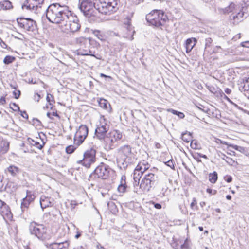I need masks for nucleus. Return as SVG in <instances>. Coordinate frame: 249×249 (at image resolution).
<instances>
[{"label":"nucleus","mask_w":249,"mask_h":249,"mask_svg":"<svg viewBox=\"0 0 249 249\" xmlns=\"http://www.w3.org/2000/svg\"><path fill=\"white\" fill-rule=\"evenodd\" d=\"M168 111L172 113L174 115H177L179 118L181 119L183 118L185 116L184 114L182 112H179L173 109H168Z\"/></svg>","instance_id":"obj_35"},{"label":"nucleus","mask_w":249,"mask_h":249,"mask_svg":"<svg viewBox=\"0 0 249 249\" xmlns=\"http://www.w3.org/2000/svg\"><path fill=\"white\" fill-rule=\"evenodd\" d=\"M116 161L118 166L121 169H126L128 165L127 159L132 153V147L129 145L120 146L117 150Z\"/></svg>","instance_id":"obj_7"},{"label":"nucleus","mask_w":249,"mask_h":249,"mask_svg":"<svg viewBox=\"0 0 249 249\" xmlns=\"http://www.w3.org/2000/svg\"><path fill=\"white\" fill-rule=\"evenodd\" d=\"M152 203L154 204V206L156 209H160L161 208V205L160 203H155L152 202Z\"/></svg>","instance_id":"obj_54"},{"label":"nucleus","mask_w":249,"mask_h":249,"mask_svg":"<svg viewBox=\"0 0 249 249\" xmlns=\"http://www.w3.org/2000/svg\"><path fill=\"white\" fill-rule=\"evenodd\" d=\"M233 149L240 152L242 153L245 154L247 152V149L246 148L238 146L237 145H231Z\"/></svg>","instance_id":"obj_34"},{"label":"nucleus","mask_w":249,"mask_h":249,"mask_svg":"<svg viewBox=\"0 0 249 249\" xmlns=\"http://www.w3.org/2000/svg\"><path fill=\"white\" fill-rule=\"evenodd\" d=\"M100 106L104 108H107V101L105 99H101L99 102Z\"/></svg>","instance_id":"obj_41"},{"label":"nucleus","mask_w":249,"mask_h":249,"mask_svg":"<svg viewBox=\"0 0 249 249\" xmlns=\"http://www.w3.org/2000/svg\"><path fill=\"white\" fill-rule=\"evenodd\" d=\"M178 243L176 241L174 244L172 245V247L174 249H178Z\"/></svg>","instance_id":"obj_60"},{"label":"nucleus","mask_w":249,"mask_h":249,"mask_svg":"<svg viewBox=\"0 0 249 249\" xmlns=\"http://www.w3.org/2000/svg\"><path fill=\"white\" fill-rule=\"evenodd\" d=\"M10 107L15 111H21L18 105L16 104L15 103L11 104L10 105Z\"/></svg>","instance_id":"obj_39"},{"label":"nucleus","mask_w":249,"mask_h":249,"mask_svg":"<svg viewBox=\"0 0 249 249\" xmlns=\"http://www.w3.org/2000/svg\"><path fill=\"white\" fill-rule=\"evenodd\" d=\"M69 243L68 241L57 243L53 242L51 244H46V246L48 249H68Z\"/></svg>","instance_id":"obj_18"},{"label":"nucleus","mask_w":249,"mask_h":249,"mask_svg":"<svg viewBox=\"0 0 249 249\" xmlns=\"http://www.w3.org/2000/svg\"><path fill=\"white\" fill-rule=\"evenodd\" d=\"M218 176L217 173L216 172L214 171L212 173H210L209 174V180L212 183H214L216 182L217 180Z\"/></svg>","instance_id":"obj_31"},{"label":"nucleus","mask_w":249,"mask_h":249,"mask_svg":"<svg viewBox=\"0 0 249 249\" xmlns=\"http://www.w3.org/2000/svg\"><path fill=\"white\" fill-rule=\"evenodd\" d=\"M122 137V133L118 130H113L107 133L103 140L104 148L106 151H110L118 146Z\"/></svg>","instance_id":"obj_5"},{"label":"nucleus","mask_w":249,"mask_h":249,"mask_svg":"<svg viewBox=\"0 0 249 249\" xmlns=\"http://www.w3.org/2000/svg\"><path fill=\"white\" fill-rule=\"evenodd\" d=\"M29 230L31 234L35 235L40 240H44L48 238L47 228L42 224L32 222L30 224Z\"/></svg>","instance_id":"obj_9"},{"label":"nucleus","mask_w":249,"mask_h":249,"mask_svg":"<svg viewBox=\"0 0 249 249\" xmlns=\"http://www.w3.org/2000/svg\"><path fill=\"white\" fill-rule=\"evenodd\" d=\"M88 134V128L86 125H81L76 131L74 136V142L79 145L81 144Z\"/></svg>","instance_id":"obj_16"},{"label":"nucleus","mask_w":249,"mask_h":249,"mask_svg":"<svg viewBox=\"0 0 249 249\" xmlns=\"http://www.w3.org/2000/svg\"><path fill=\"white\" fill-rule=\"evenodd\" d=\"M9 149V142L6 140H1L0 141V154H4L6 153Z\"/></svg>","instance_id":"obj_24"},{"label":"nucleus","mask_w":249,"mask_h":249,"mask_svg":"<svg viewBox=\"0 0 249 249\" xmlns=\"http://www.w3.org/2000/svg\"><path fill=\"white\" fill-rule=\"evenodd\" d=\"M223 90L225 93L228 95L230 94L231 92V90L228 88H224Z\"/></svg>","instance_id":"obj_57"},{"label":"nucleus","mask_w":249,"mask_h":249,"mask_svg":"<svg viewBox=\"0 0 249 249\" xmlns=\"http://www.w3.org/2000/svg\"><path fill=\"white\" fill-rule=\"evenodd\" d=\"M33 124L36 126H40L41 124V122L37 118H33Z\"/></svg>","instance_id":"obj_46"},{"label":"nucleus","mask_w":249,"mask_h":249,"mask_svg":"<svg viewBox=\"0 0 249 249\" xmlns=\"http://www.w3.org/2000/svg\"><path fill=\"white\" fill-rule=\"evenodd\" d=\"M224 13H232L230 17L231 20L234 21V24L237 23L241 20L244 15V12L241 10L240 6L236 5L231 2L225 10L222 9Z\"/></svg>","instance_id":"obj_10"},{"label":"nucleus","mask_w":249,"mask_h":249,"mask_svg":"<svg viewBox=\"0 0 249 249\" xmlns=\"http://www.w3.org/2000/svg\"><path fill=\"white\" fill-rule=\"evenodd\" d=\"M192 156L193 158L196 160L197 162H201V160L200 159L201 157L203 158L204 159H207V157L206 155L198 153V152H195L192 154Z\"/></svg>","instance_id":"obj_30"},{"label":"nucleus","mask_w":249,"mask_h":249,"mask_svg":"<svg viewBox=\"0 0 249 249\" xmlns=\"http://www.w3.org/2000/svg\"><path fill=\"white\" fill-rule=\"evenodd\" d=\"M33 145L36 146L39 149H41L43 146V144H41L39 142L35 141L34 144H33Z\"/></svg>","instance_id":"obj_48"},{"label":"nucleus","mask_w":249,"mask_h":249,"mask_svg":"<svg viewBox=\"0 0 249 249\" xmlns=\"http://www.w3.org/2000/svg\"><path fill=\"white\" fill-rule=\"evenodd\" d=\"M196 204H197L196 200L195 198H194L193 199L192 202H191V203L190 204L191 208L192 209H195L194 207H195V206L196 205Z\"/></svg>","instance_id":"obj_51"},{"label":"nucleus","mask_w":249,"mask_h":249,"mask_svg":"<svg viewBox=\"0 0 249 249\" xmlns=\"http://www.w3.org/2000/svg\"><path fill=\"white\" fill-rule=\"evenodd\" d=\"M108 130L107 128L100 127L97 125L95 131L96 137L100 140H104L107 135Z\"/></svg>","instance_id":"obj_20"},{"label":"nucleus","mask_w":249,"mask_h":249,"mask_svg":"<svg viewBox=\"0 0 249 249\" xmlns=\"http://www.w3.org/2000/svg\"><path fill=\"white\" fill-rule=\"evenodd\" d=\"M15 59L13 56L7 55L3 60V63L5 64H9L12 63Z\"/></svg>","instance_id":"obj_36"},{"label":"nucleus","mask_w":249,"mask_h":249,"mask_svg":"<svg viewBox=\"0 0 249 249\" xmlns=\"http://www.w3.org/2000/svg\"><path fill=\"white\" fill-rule=\"evenodd\" d=\"M133 12H131L130 13V14L129 15H128L126 16V19L127 20V23H126L127 26V28H131V25H130V21L131 20V18L133 17Z\"/></svg>","instance_id":"obj_43"},{"label":"nucleus","mask_w":249,"mask_h":249,"mask_svg":"<svg viewBox=\"0 0 249 249\" xmlns=\"http://www.w3.org/2000/svg\"><path fill=\"white\" fill-rule=\"evenodd\" d=\"M5 171L10 174L11 176L15 177L19 173L20 170L16 166L10 165L5 170Z\"/></svg>","instance_id":"obj_26"},{"label":"nucleus","mask_w":249,"mask_h":249,"mask_svg":"<svg viewBox=\"0 0 249 249\" xmlns=\"http://www.w3.org/2000/svg\"><path fill=\"white\" fill-rule=\"evenodd\" d=\"M206 46H209L212 42V39L210 38L206 39Z\"/></svg>","instance_id":"obj_61"},{"label":"nucleus","mask_w":249,"mask_h":249,"mask_svg":"<svg viewBox=\"0 0 249 249\" xmlns=\"http://www.w3.org/2000/svg\"><path fill=\"white\" fill-rule=\"evenodd\" d=\"M20 115L22 117H23L24 118H25V119L28 118V115L25 111H21H21H20Z\"/></svg>","instance_id":"obj_52"},{"label":"nucleus","mask_w":249,"mask_h":249,"mask_svg":"<svg viewBox=\"0 0 249 249\" xmlns=\"http://www.w3.org/2000/svg\"><path fill=\"white\" fill-rule=\"evenodd\" d=\"M219 157L221 158L222 159L225 160V161L230 165L234 166L235 164V162L231 158H230L223 153H219Z\"/></svg>","instance_id":"obj_27"},{"label":"nucleus","mask_w":249,"mask_h":249,"mask_svg":"<svg viewBox=\"0 0 249 249\" xmlns=\"http://www.w3.org/2000/svg\"><path fill=\"white\" fill-rule=\"evenodd\" d=\"M241 46L244 47L249 48V41H247L241 43Z\"/></svg>","instance_id":"obj_55"},{"label":"nucleus","mask_w":249,"mask_h":249,"mask_svg":"<svg viewBox=\"0 0 249 249\" xmlns=\"http://www.w3.org/2000/svg\"><path fill=\"white\" fill-rule=\"evenodd\" d=\"M197 40L195 38H190L187 39L185 42V48L186 52L187 53H189L191 51L192 49L195 46Z\"/></svg>","instance_id":"obj_22"},{"label":"nucleus","mask_w":249,"mask_h":249,"mask_svg":"<svg viewBox=\"0 0 249 249\" xmlns=\"http://www.w3.org/2000/svg\"><path fill=\"white\" fill-rule=\"evenodd\" d=\"M27 141L29 142V143H30L31 145H33V144H34V142H35V141L30 138H28L27 139Z\"/></svg>","instance_id":"obj_63"},{"label":"nucleus","mask_w":249,"mask_h":249,"mask_svg":"<svg viewBox=\"0 0 249 249\" xmlns=\"http://www.w3.org/2000/svg\"><path fill=\"white\" fill-rule=\"evenodd\" d=\"M12 3L8 0H1L0 1V11L1 10H7L12 9Z\"/></svg>","instance_id":"obj_25"},{"label":"nucleus","mask_w":249,"mask_h":249,"mask_svg":"<svg viewBox=\"0 0 249 249\" xmlns=\"http://www.w3.org/2000/svg\"><path fill=\"white\" fill-rule=\"evenodd\" d=\"M165 164L170 167L171 169H174V163L173 160H169L167 162H165Z\"/></svg>","instance_id":"obj_45"},{"label":"nucleus","mask_w":249,"mask_h":249,"mask_svg":"<svg viewBox=\"0 0 249 249\" xmlns=\"http://www.w3.org/2000/svg\"><path fill=\"white\" fill-rule=\"evenodd\" d=\"M0 45H1V47L3 48L6 49L7 48V44L3 41L2 42H1V43H0Z\"/></svg>","instance_id":"obj_64"},{"label":"nucleus","mask_w":249,"mask_h":249,"mask_svg":"<svg viewBox=\"0 0 249 249\" xmlns=\"http://www.w3.org/2000/svg\"><path fill=\"white\" fill-rule=\"evenodd\" d=\"M77 205V203L75 201H71L70 203V207L71 210L74 209L75 207Z\"/></svg>","instance_id":"obj_53"},{"label":"nucleus","mask_w":249,"mask_h":249,"mask_svg":"<svg viewBox=\"0 0 249 249\" xmlns=\"http://www.w3.org/2000/svg\"><path fill=\"white\" fill-rule=\"evenodd\" d=\"M18 26L24 29L34 32L37 29L36 22L30 18H19L17 19Z\"/></svg>","instance_id":"obj_12"},{"label":"nucleus","mask_w":249,"mask_h":249,"mask_svg":"<svg viewBox=\"0 0 249 249\" xmlns=\"http://www.w3.org/2000/svg\"><path fill=\"white\" fill-rule=\"evenodd\" d=\"M71 12L67 6L55 3L48 7L46 10V16L50 22L63 24L65 21L69 19Z\"/></svg>","instance_id":"obj_1"},{"label":"nucleus","mask_w":249,"mask_h":249,"mask_svg":"<svg viewBox=\"0 0 249 249\" xmlns=\"http://www.w3.org/2000/svg\"><path fill=\"white\" fill-rule=\"evenodd\" d=\"M13 94L15 96V98L16 99H18L20 95V91L18 90L17 91L15 90V91H13Z\"/></svg>","instance_id":"obj_49"},{"label":"nucleus","mask_w":249,"mask_h":249,"mask_svg":"<svg viewBox=\"0 0 249 249\" xmlns=\"http://www.w3.org/2000/svg\"><path fill=\"white\" fill-rule=\"evenodd\" d=\"M0 208L1 209H6V213L8 212V206L3 201L0 199Z\"/></svg>","instance_id":"obj_44"},{"label":"nucleus","mask_w":249,"mask_h":249,"mask_svg":"<svg viewBox=\"0 0 249 249\" xmlns=\"http://www.w3.org/2000/svg\"><path fill=\"white\" fill-rule=\"evenodd\" d=\"M62 25V30L66 33L70 32L74 33L79 30L81 27L79 23V20L76 17H74L71 12V16H69V19L65 21Z\"/></svg>","instance_id":"obj_8"},{"label":"nucleus","mask_w":249,"mask_h":249,"mask_svg":"<svg viewBox=\"0 0 249 249\" xmlns=\"http://www.w3.org/2000/svg\"><path fill=\"white\" fill-rule=\"evenodd\" d=\"M46 100L48 103H49V104L50 105H52L51 102L53 103L55 102L53 96L51 94H47V96L46 97Z\"/></svg>","instance_id":"obj_40"},{"label":"nucleus","mask_w":249,"mask_h":249,"mask_svg":"<svg viewBox=\"0 0 249 249\" xmlns=\"http://www.w3.org/2000/svg\"><path fill=\"white\" fill-rule=\"evenodd\" d=\"M128 188L126 182V176L124 175L121 176L120 184L118 186L117 190L120 193H124Z\"/></svg>","instance_id":"obj_21"},{"label":"nucleus","mask_w":249,"mask_h":249,"mask_svg":"<svg viewBox=\"0 0 249 249\" xmlns=\"http://www.w3.org/2000/svg\"><path fill=\"white\" fill-rule=\"evenodd\" d=\"M52 115L53 116H55V117L58 118L59 119H60V116L57 114V110L56 109L54 110L53 111V112L52 113Z\"/></svg>","instance_id":"obj_59"},{"label":"nucleus","mask_w":249,"mask_h":249,"mask_svg":"<svg viewBox=\"0 0 249 249\" xmlns=\"http://www.w3.org/2000/svg\"><path fill=\"white\" fill-rule=\"evenodd\" d=\"M110 171V169L108 166L102 164L96 167L91 177L106 179L109 177Z\"/></svg>","instance_id":"obj_14"},{"label":"nucleus","mask_w":249,"mask_h":249,"mask_svg":"<svg viewBox=\"0 0 249 249\" xmlns=\"http://www.w3.org/2000/svg\"><path fill=\"white\" fill-rule=\"evenodd\" d=\"M206 191L208 193L212 195H215L217 193V191L216 190H213L210 188L207 189Z\"/></svg>","instance_id":"obj_50"},{"label":"nucleus","mask_w":249,"mask_h":249,"mask_svg":"<svg viewBox=\"0 0 249 249\" xmlns=\"http://www.w3.org/2000/svg\"><path fill=\"white\" fill-rule=\"evenodd\" d=\"M94 34L99 39H103V36L100 34V31L99 30H95L94 31Z\"/></svg>","instance_id":"obj_47"},{"label":"nucleus","mask_w":249,"mask_h":249,"mask_svg":"<svg viewBox=\"0 0 249 249\" xmlns=\"http://www.w3.org/2000/svg\"><path fill=\"white\" fill-rule=\"evenodd\" d=\"M53 198L42 196L40 199V205L42 210L48 207L51 206L53 205Z\"/></svg>","instance_id":"obj_19"},{"label":"nucleus","mask_w":249,"mask_h":249,"mask_svg":"<svg viewBox=\"0 0 249 249\" xmlns=\"http://www.w3.org/2000/svg\"><path fill=\"white\" fill-rule=\"evenodd\" d=\"M181 138L184 142L188 143L192 140L191 134L189 132L183 133L182 134Z\"/></svg>","instance_id":"obj_32"},{"label":"nucleus","mask_w":249,"mask_h":249,"mask_svg":"<svg viewBox=\"0 0 249 249\" xmlns=\"http://www.w3.org/2000/svg\"><path fill=\"white\" fill-rule=\"evenodd\" d=\"M96 6L95 0H79V9L86 17H89L94 15Z\"/></svg>","instance_id":"obj_11"},{"label":"nucleus","mask_w":249,"mask_h":249,"mask_svg":"<svg viewBox=\"0 0 249 249\" xmlns=\"http://www.w3.org/2000/svg\"><path fill=\"white\" fill-rule=\"evenodd\" d=\"M98 126L105 127L108 130L109 125H107V121L105 119L104 116H101L99 120V124H97Z\"/></svg>","instance_id":"obj_29"},{"label":"nucleus","mask_w":249,"mask_h":249,"mask_svg":"<svg viewBox=\"0 0 249 249\" xmlns=\"http://www.w3.org/2000/svg\"><path fill=\"white\" fill-rule=\"evenodd\" d=\"M76 147L73 145H69L66 148V152L68 154H71L75 150Z\"/></svg>","instance_id":"obj_38"},{"label":"nucleus","mask_w":249,"mask_h":249,"mask_svg":"<svg viewBox=\"0 0 249 249\" xmlns=\"http://www.w3.org/2000/svg\"><path fill=\"white\" fill-rule=\"evenodd\" d=\"M118 0H95V9L104 15H110L117 9Z\"/></svg>","instance_id":"obj_6"},{"label":"nucleus","mask_w":249,"mask_h":249,"mask_svg":"<svg viewBox=\"0 0 249 249\" xmlns=\"http://www.w3.org/2000/svg\"><path fill=\"white\" fill-rule=\"evenodd\" d=\"M6 102L5 98L4 97H1L0 99V104L4 105Z\"/></svg>","instance_id":"obj_62"},{"label":"nucleus","mask_w":249,"mask_h":249,"mask_svg":"<svg viewBox=\"0 0 249 249\" xmlns=\"http://www.w3.org/2000/svg\"><path fill=\"white\" fill-rule=\"evenodd\" d=\"M40 98V95L38 93H36L34 95V100L37 102L39 101Z\"/></svg>","instance_id":"obj_56"},{"label":"nucleus","mask_w":249,"mask_h":249,"mask_svg":"<svg viewBox=\"0 0 249 249\" xmlns=\"http://www.w3.org/2000/svg\"><path fill=\"white\" fill-rule=\"evenodd\" d=\"M142 175L144 176V174H141V171L137 169V167H136L133 173V177H138V178L140 179Z\"/></svg>","instance_id":"obj_37"},{"label":"nucleus","mask_w":249,"mask_h":249,"mask_svg":"<svg viewBox=\"0 0 249 249\" xmlns=\"http://www.w3.org/2000/svg\"><path fill=\"white\" fill-rule=\"evenodd\" d=\"M225 180L227 182H231L232 181V177L231 176H227L224 177Z\"/></svg>","instance_id":"obj_58"},{"label":"nucleus","mask_w":249,"mask_h":249,"mask_svg":"<svg viewBox=\"0 0 249 249\" xmlns=\"http://www.w3.org/2000/svg\"><path fill=\"white\" fill-rule=\"evenodd\" d=\"M146 19L150 25L159 27L165 24L168 17L163 11L155 9L146 16Z\"/></svg>","instance_id":"obj_4"},{"label":"nucleus","mask_w":249,"mask_h":249,"mask_svg":"<svg viewBox=\"0 0 249 249\" xmlns=\"http://www.w3.org/2000/svg\"><path fill=\"white\" fill-rule=\"evenodd\" d=\"M239 90L241 91H247L249 93V82L247 81V79L243 80V82L241 83L239 87Z\"/></svg>","instance_id":"obj_28"},{"label":"nucleus","mask_w":249,"mask_h":249,"mask_svg":"<svg viewBox=\"0 0 249 249\" xmlns=\"http://www.w3.org/2000/svg\"><path fill=\"white\" fill-rule=\"evenodd\" d=\"M219 95H220L221 97L227 99L229 102L232 104L233 103L232 102L225 94V93L221 89L219 90Z\"/></svg>","instance_id":"obj_42"},{"label":"nucleus","mask_w":249,"mask_h":249,"mask_svg":"<svg viewBox=\"0 0 249 249\" xmlns=\"http://www.w3.org/2000/svg\"><path fill=\"white\" fill-rule=\"evenodd\" d=\"M96 150L93 148H90L86 150L83 155V158L79 163L86 167L89 168L90 165L96 160Z\"/></svg>","instance_id":"obj_13"},{"label":"nucleus","mask_w":249,"mask_h":249,"mask_svg":"<svg viewBox=\"0 0 249 249\" xmlns=\"http://www.w3.org/2000/svg\"><path fill=\"white\" fill-rule=\"evenodd\" d=\"M76 43L80 46V48L74 52V53L77 55H90L95 57L97 59H101L100 57L95 55V52L89 48L90 45L94 43H96L94 40L90 38L80 37L76 39Z\"/></svg>","instance_id":"obj_2"},{"label":"nucleus","mask_w":249,"mask_h":249,"mask_svg":"<svg viewBox=\"0 0 249 249\" xmlns=\"http://www.w3.org/2000/svg\"><path fill=\"white\" fill-rule=\"evenodd\" d=\"M43 1V0H26L22 6V8L37 13L41 8L40 4Z\"/></svg>","instance_id":"obj_17"},{"label":"nucleus","mask_w":249,"mask_h":249,"mask_svg":"<svg viewBox=\"0 0 249 249\" xmlns=\"http://www.w3.org/2000/svg\"><path fill=\"white\" fill-rule=\"evenodd\" d=\"M26 196L21 200L20 208L22 212L28 210L30 205L34 201L36 196L33 191L26 190Z\"/></svg>","instance_id":"obj_15"},{"label":"nucleus","mask_w":249,"mask_h":249,"mask_svg":"<svg viewBox=\"0 0 249 249\" xmlns=\"http://www.w3.org/2000/svg\"><path fill=\"white\" fill-rule=\"evenodd\" d=\"M136 167H137V169L141 171V174H143L146 172V173L150 172V169L149 170L150 165L147 161H143L142 162L140 163Z\"/></svg>","instance_id":"obj_23"},{"label":"nucleus","mask_w":249,"mask_h":249,"mask_svg":"<svg viewBox=\"0 0 249 249\" xmlns=\"http://www.w3.org/2000/svg\"><path fill=\"white\" fill-rule=\"evenodd\" d=\"M191 245L192 244L191 241L188 238H187L185 240L183 244L180 246V248L181 249H191Z\"/></svg>","instance_id":"obj_33"},{"label":"nucleus","mask_w":249,"mask_h":249,"mask_svg":"<svg viewBox=\"0 0 249 249\" xmlns=\"http://www.w3.org/2000/svg\"><path fill=\"white\" fill-rule=\"evenodd\" d=\"M158 169L153 168L150 169V172L145 173L142 178L140 185V188L143 191L148 192L152 186L156 185L159 180L158 175Z\"/></svg>","instance_id":"obj_3"}]
</instances>
